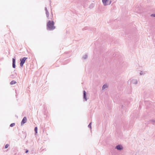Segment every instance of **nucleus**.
Returning <instances> with one entry per match:
<instances>
[{"label": "nucleus", "instance_id": "nucleus-1", "mask_svg": "<svg viewBox=\"0 0 155 155\" xmlns=\"http://www.w3.org/2000/svg\"><path fill=\"white\" fill-rule=\"evenodd\" d=\"M54 23L53 21H49L47 24V29L49 31L54 29L55 27L54 26Z\"/></svg>", "mask_w": 155, "mask_h": 155}, {"label": "nucleus", "instance_id": "nucleus-2", "mask_svg": "<svg viewBox=\"0 0 155 155\" xmlns=\"http://www.w3.org/2000/svg\"><path fill=\"white\" fill-rule=\"evenodd\" d=\"M27 58L24 57L20 59V65L21 67H23V64L25 62V61L27 59Z\"/></svg>", "mask_w": 155, "mask_h": 155}, {"label": "nucleus", "instance_id": "nucleus-3", "mask_svg": "<svg viewBox=\"0 0 155 155\" xmlns=\"http://www.w3.org/2000/svg\"><path fill=\"white\" fill-rule=\"evenodd\" d=\"M102 2L104 6L110 5L111 2V0H102Z\"/></svg>", "mask_w": 155, "mask_h": 155}, {"label": "nucleus", "instance_id": "nucleus-4", "mask_svg": "<svg viewBox=\"0 0 155 155\" xmlns=\"http://www.w3.org/2000/svg\"><path fill=\"white\" fill-rule=\"evenodd\" d=\"M115 149L118 150H121L123 149V147L121 145H118L115 147Z\"/></svg>", "mask_w": 155, "mask_h": 155}, {"label": "nucleus", "instance_id": "nucleus-5", "mask_svg": "<svg viewBox=\"0 0 155 155\" xmlns=\"http://www.w3.org/2000/svg\"><path fill=\"white\" fill-rule=\"evenodd\" d=\"M87 93L85 91H83V99L85 101H87Z\"/></svg>", "mask_w": 155, "mask_h": 155}, {"label": "nucleus", "instance_id": "nucleus-6", "mask_svg": "<svg viewBox=\"0 0 155 155\" xmlns=\"http://www.w3.org/2000/svg\"><path fill=\"white\" fill-rule=\"evenodd\" d=\"M12 67L15 68L16 65H15V58H12Z\"/></svg>", "mask_w": 155, "mask_h": 155}, {"label": "nucleus", "instance_id": "nucleus-7", "mask_svg": "<svg viewBox=\"0 0 155 155\" xmlns=\"http://www.w3.org/2000/svg\"><path fill=\"white\" fill-rule=\"evenodd\" d=\"M45 13L46 15V17L48 19H49V13L48 11L47 8L46 7H45Z\"/></svg>", "mask_w": 155, "mask_h": 155}, {"label": "nucleus", "instance_id": "nucleus-8", "mask_svg": "<svg viewBox=\"0 0 155 155\" xmlns=\"http://www.w3.org/2000/svg\"><path fill=\"white\" fill-rule=\"evenodd\" d=\"M27 118L26 117H24L22 119L21 122V125H22L26 122Z\"/></svg>", "mask_w": 155, "mask_h": 155}, {"label": "nucleus", "instance_id": "nucleus-9", "mask_svg": "<svg viewBox=\"0 0 155 155\" xmlns=\"http://www.w3.org/2000/svg\"><path fill=\"white\" fill-rule=\"evenodd\" d=\"M148 123L149 124H154L155 123V119H151L148 121Z\"/></svg>", "mask_w": 155, "mask_h": 155}, {"label": "nucleus", "instance_id": "nucleus-10", "mask_svg": "<svg viewBox=\"0 0 155 155\" xmlns=\"http://www.w3.org/2000/svg\"><path fill=\"white\" fill-rule=\"evenodd\" d=\"M131 83L134 84H136L137 83V81L136 79H133L132 80Z\"/></svg>", "mask_w": 155, "mask_h": 155}, {"label": "nucleus", "instance_id": "nucleus-11", "mask_svg": "<svg viewBox=\"0 0 155 155\" xmlns=\"http://www.w3.org/2000/svg\"><path fill=\"white\" fill-rule=\"evenodd\" d=\"M17 75V73L15 72L14 74H12L10 75V77L11 78H15Z\"/></svg>", "mask_w": 155, "mask_h": 155}, {"label": "nucleus", "instance_id": "nucleus-12", "mask_svg": "<svg viewBox=\"0 0 155 155\" xmlns=\"http://www.w3.org/2000/svg\"><path fill=\"white\" fill-rule=\"evenodd\" d=\"M108 87L107 85L106 84H104L102 87V90H103L104 89L107 88Z\"/></svg>", "mask_w": 155, "mask_h": 155}, {"label": "nucleus", "instance_id": "nucleus-13", "mask_svg": "<svg viewBox=\"0 0 155 155\" xmlns=\"http://www.w3.org/2000/svg\"><path fill=\"white\" fill-rule=\"evenodd\" d=\"M16 81H14V80H13V81H12L10 83V84L11 85H13V84H15L16 83Z\"/></svg>", "mask_w": 155, "mask_h": 155}, {"label": "nucleus", "instance_id": "nucleus-14", "mask_svg": "<svg viewBox=\"0 0 155 155\" xmlns=\"http://www.w3.org/2000/svg\"><path fill=\"white\" fill-rule=\"evenodd\" d=\"M94 6V4L92 3L89 6L90 8H92Z\"/></svg>", "mask_w": 155, "mask_h": 155}, {"label": "nucleus", "instance_id": "nucleus-15", "mask_svg": "<svg viewBox=\"0 0 155 155\" xmlns=\"http://www.w3.org/2000/svg\"><path fill=\"white\" fill-rule=\"evenodd\" d=\"M34 130L35 134H37L38 132V127H35Z\"/></svg>", "mask_w": 155, "mask_h": 155}, {"label": "nucleus", "instance_id": "nucleus-16", "mask_svg": "<svg viewBox=\"0 0 155 155\" xmlns=\"http://www.w3.org/2000/svg\"><path fill=\"white\" fill-rule=\"evenodd\" d=\"M87 54H85L83 57V58L84 59H85L87 58Z\"/></svg>", "mask_w": 155, "mask_h": 155}, {"label": "nucleus", "instance_id": "nucleus-17", "mask_svg": "<svg viewBox=\"0 0 155 155\" xmlns=\"http://www.w3.org/2000/svg\"><path fill=\"white\" fill-rule=\"evenodd\" d=\"M15 125V123H12L10 124V127H14Z\"/></svg>", "mask_w": 155, "mask_h": 155}, {"label": "nucleus", "instance_id": "nucleus-18", "mask_svg": "<svg viewBox=\"0 0 155 155\" xmlns=\"http://www.w3.org/2000/svg\"><path fill=\"white\" fill-rule=\"evenodd\" d=\"M91 122L89 123V125L88 126V127L89 128H90L91 129Z\"/></svg>", "mask_w": 155, "mask_h": 155}, {"label": "nucleus", "instance_id": "nucleus-19", "mask_svg": "<svg viewBox=\"0 0 155 155\" xmlns=\"http://www.w3.org/2000/svg\"><path fill=\"white\" fill-rule=\"evenodd\" d=\"M150 16L152 17H155V14H152L150 15Z\"/></svg>", "mask_w": 155, "mask_h": 155}, {"label": "nucleus", "instance_id": "nucleus-20", "mask_svg": "<svg viewBox=\"0 0 155 155\" xmlns=\"http://www.w3.org/2000/svg\"><path fill=\"white\" fill-rule=\"evenodd\" d=\"M9 144H6L5 145V149H6L9 146Z\"/></svg>", "mask_w": 155, "mask_h": 155}, {"label": "nucleus", "instance_id": "nucleus-21", "mask_svg": "<svg viewBox=\"0 0 155 155\" xmlns=\"http://www.w3.org/2000/svg\"><path fill=\"white\" fill-rule=\"evenodd\" d=\"M145 74V73H143L142 72V71H141L140 72V75H142L144 74Z\"/></svg>", "mask_w": 155, "mask_h": 155}, {"label": "nucleus", "instance_id": "nucleus-22", "mask_svg": "<svg viewBox=\"0 0 155 155\" xmlns=\"http://www.w3.org/2000/svg\"><path fill=\"white\" fill-rule=\"evenodd\" d=\"M87 27H85V28H83L82 29V30H86L87 29Z\"/></svg>", "mask_w": 155, "mask_h": 155}, {"label": "nucleus", "instance_id": "nucleus-23", "mask_svg": "<svg viewBox=\"0 0 155 155\" xmlns=\"http://www.w3.org/2000/svg\"><path fill=\"white\" fill-rule=\"evenodd\" d=\"M28 150H26L25 151V153H27L28 152Z\"/></svg>", "mask_w": 155, "mask_h": 155}, {"label": "nucleus", "instance_id": "nucleus-24", "mask_svg": "<svg viewBox=\"0 0 155 155\" xmlns=\"http://www.w3.org/2000/svg\"><path fill=\"white\" fill-rule=\"evenodd\" d=\"M87 4H88L89 2H87Z\"/></svg>", "mask_w": 155, "mask_h": 155}, {"label": "nucleus", "instance_id": "nucleus-25", "mask_svg": "<svg viewBox=\"0 0 155 155\" xmlns=\"http://www.w3.org/2000/svg\"><path fill=\"white\" fill-rule=\"evenodd\" d=\"M16 153H15L14 155H16Z\"/></svg>", "mask_w": 155, "mask_h": 155}, {"label": "nucleus", "instance_id": "nucleus-26", "mask_svg": "<svg viewBox=\"0 0 155 155\" xmlns=\"http://www.w3.org/2000/svg\"><path fill=\"white\" fill-rule=\"evenodd\" d=\"M123 105H122V108H123Z\"/></svg>", "mask_w": 155, "mask_h": 155}, {"label": "nucleus", "instance_id": "nucleus-27", "mask_svg": "<svg viewBox=\"0 0 155 155\" xmlns=\"http://www.w3.org/2000/svg\"><path fill=\"white\" fill-rule=\"evenodd\" d=\"M52 15H53V14H52Z\"/></svg>", "mask_w": 155, "mask_h": 155}]
</instances>
